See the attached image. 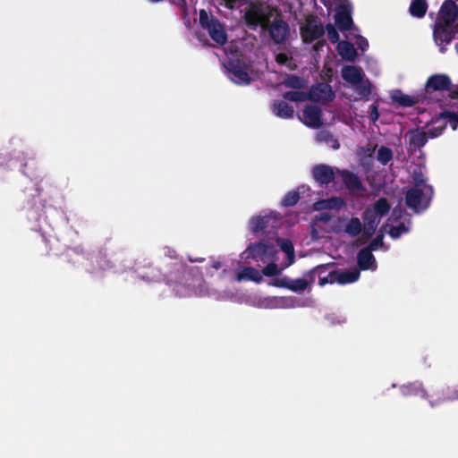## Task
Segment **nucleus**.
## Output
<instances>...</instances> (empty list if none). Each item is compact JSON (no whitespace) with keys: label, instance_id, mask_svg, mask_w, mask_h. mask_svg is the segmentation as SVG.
Listing matches in <instances>:
<instances>
[{"label":"nucleus","instance_id":"obj_1","mask_svg":"<svg viewBox=\"0 0 458 458\" xmlns=\"http://www.w3.org/2000/svg\"><path fill=\"white\" fill-rule=\"evenodd\" d=\"M139 276L148 282L165 283L169 286L193 287L199 281V271L189 267L182 260L162 262L155 267L148 265L142 269L137 267Z\"/></svg>","mask_w":458,"mask_h":458},{"label":"nucleus","instance_id":"obj_2","mask_svg":"<svg viewBox=\"0 0 458 458\" xmlns=\"http://www.w3.org/2000/svg\"><path fill=\"white\" fill-rule=\"evenodd\" d=\"M457 33L458 0H445L435 21L434 39L438 45H447Z\"/></svg>","mask_w":458,"mask_h":458},{"label":"nucleus","instance_id":"obj_3","mask_svg":"<svg viewBox=\"0 0 458 458\" xmlns=\"http://www.w3.org/2000/svg\"><path fill=\"white\" fill-rule=\"evenodd\" d=\"M273 11L274 8L269 5L265 6L264 4L259 1L250 3V5L245 8L243 14L246 26L251 30H256L259 26L262 29H266L273 15Z\"/></svg>","mask_w":458,"mask_h":458},{"label":"nucleus","instance_id":"obj_4","mask_svg":"<svg viewBox=\"0 0 458 458\" xmlns=\"http://www.w3.org/2000/svg\"><path fill=\"white\" fill-rule=\"evenodd\" d=\"M328 264L318 265L312 269L304 273L302 278L291 279L287 276L276 279L273 285L290 290L293 293L304 292L308 286L313 284L316 280V273L320 270H326L328 267Z\"/></svg>","mask_w":458,"mask_h":458},{"label":"nucleus","instance_id":"obj_5","mask_svg":"<svg viewBox=\"0 0 458 458\" xmlns=\"http://www.w3.org/2000/svg\"><path fill=\"white\" fill-rule=\"evenodd\" d=\"M434 190L431 185L424 188H410L405 193L406 206L414 212L425 210L429 207Z\"/></svg>","mask_w":458,"mask_h":458},{"label":"nucleus","instance_id":"obj_6","mask_svg":"<svg viewBox=\"0 0 458 458\" xmlns=\"http://www.w3.org/2000/svg\"><path fill=\"white\" fill-rule=\"evenodd\" d=\"M199 25L206 30L213 41L219 46L227 42V33L222 22L213 15H209L206 10L199 11Z\"/></svg>","mask_w":458,"mask_h":458},{"label":"nucleus","instance_id":"obj_7","mask_svg":"<svg viewBox=\"0 0 458 458\" xmlns=\"http://www.w3.org/2000/svg\"><path fill=\"white\" fill-rule=\"evenodd\" d=\"M245 259H251L256 261H276L277 250L276 247L265 241H259L250 243L246 250L242 253Z\"/></svg>","mask_w":458,"mask_h":458},{"label":"nucleus","instance_id":"obj_8","mask_svg":"<svg viewBox=\"0 0 458 458\" xmlns=\"http://www.w3.org/2000/svg\"><path fill=\"white\" fill-rule=\"evenodd\" d=\"M427 93L447 91L450 98L458 97V84L454 85L451 78L445 73H436L429 76L425 84Z\"/></svg>","mask_w":458,"mask_h":458},{"label":"nucleus","instance_id":"obj_9","mask_svg":"<svg viewBox=\"0 0 458 458\" xmlns=\"http://www.w3.org/2000/svg\"><path fill=\"white\" fill-rule=\"evenodd\" d=\"M325 34V27L317 17L307 19L305 25L301 27V36L304 43L310 44L320 39Z\"/></svg>","mask_w":458,"mask_h":458},{"label":"nucleus","instance_id":"obj_10","mask_svg":"<svg viewBox=\"0 0 458 458\" xmlns=\"http://www.w3.org/2000/svg\"><path fill=\"white\" fill-rule=\"evenodd\" d=\"M265 30H267L271 39L276 44H284L290 33L289 25L283 20L281 14H278L273 21H269L268 26Z\"/></svg>","mask_w":458,"mask_h":458},{"label":"nucleus","instance_id":"obj_11","mask_svg":"<svg viewBox=\"0 0 458 458\" xmlns=\"http://www.w3.org/2000/svg\"><path fill=\"white\" fill-rule=\"evenodd\" d=\"M308 95H310L309 100L315 102L327 103L335 98V93L332 90L331 86L326 82L312 86L308 92Z\"/></svg>","mask_w":458,"mask_h":458},{"label":"nucleus","instance_id":"obj_12","mask_svg":"<svg viewBox=\"0 0 458 458\" xmlns=\"http://www.w3.org/2000/svg\"><path fill=\"white\" fill-rule=\"evenodd\" d=\"M302 122L310 128H319L322 123V110L315 105H307L302 110Z\"/></svg>","mask_w":458,"mask_h":458},{"label":"nucleus","instance_id":"obj_13","mask_svg":"<svg viewBox=\"0 0 458 458\" xmlns=\"http://www.w3.org/2000/svg\"><path fill=\"white\" fill-rule=\"evenodd\" d=\"M362 220L363 238L369 240L374 235L381 219L370 211V208H367L362 213Z\"/></svg>","mask_w":458,"mask_h":458},{"label":"nucleus","instance_id":"obj_14","mask_svg":"<svg viewBox=\"0 0 458 458\" xmlns=\"http://www.w3.org/2000/svg\"><path fill=\"white\" fill-rule=\"evenodd\" d=\"M360 276V269L357 267L349 270H333L331 271L332 281H335L338 284H347L356 282Z\"/></svg>","mask_w":458,"mask_h":458},{"label":"nucleus","instance_id":"obj_15","mask_svg":"<svg viewBox=\"0 0 458 458\" xmlns=\"http://www.w3.org/2000/svg\"><path fill=\"white\" fill-rule=\"evenodd\" d=\"M335 22L341 31L350 30L353 25L351 9L345 5L340 6L335 14Z\"/></svg>","mask_w":458,"mask_h":458},{"label":"nucleus","instance_id":"obj_16","mask_svg":"<svg viewBox=\"0 0 458 458\" xmlns=\"http://www.w3.org/2000/svg\"><path fill=\"white\" fill-rule=\"evenodd\" d=\"M406 137L409 139V150L411 152L424 147L429 138L427 131L419 129L408 131Z\"/></svg>","mask_w":458,"mask_h":458},{"label":"nucleus","instance_id":"obj_17","mask_svg":"<svg viewBox=\"0 0 458 458\" xmlns=\"http://www.w3.org/2000/svg\"><path fill=\"white\" fill-rule=\"evenodd\" d=\"M312 175L319 184H328L335 180V172L327 165H317L312 168Z\"/></svg>","mask_w":458,"mask_h":458},{"label":"nucleus","instance_id":"obj_18","mask_svg":"<svg viewBox=\"0 0 458 458\" xmlns=\"http://www.w3.org/2000/svg\"><path fill=\"white\" fill-rule=\"evenodd\" d=\"M341 174L342 181L350 191H361L364 187L360 177L349 170H337Z\"/></svg>","mask_w":458,"mask_h":458},{"label":"nucleus","instance_id":"obj_19","mask_svg":"<svg viewBox=\"0 0 458 458\" xmlns=\"http://www.w3.org/2000/svg\"><path fill=\"white\" fill-rule=\"evenodd\" d=\"M271 110L276 116L283 119H291L294 114L293 107L284 100H275Z\"/></svg>","mask_w":458,"mask_h":458},{"label":"nucleus","instance_id":"obj_20","mask_svg":"<svg viewBox=\"0 0 458 458\" xmlns=\"http://www.w3.org/2000/svg\"><path fill=\"white\" fill-rule=\"evenodd\" d=\"M437 401L448 402L458 400L457 386H443L435 391Z\"/></svg>","mask_w":458,"mask_h":458},{"label":"nucleus","instance_id":"obj_21","mask_svg":"<svg viewBox=\"0 0 458 458\" xmlns=\"http://www.w3.org/2000/svg\"><path fill=\"white\" fill-rule=\"evenodd\" d=\"M364 74L360 68L353 65H346L342 69V78L348 83L353 85L360 82Z\"/></svg>","mask_w":458,"mask_h":458},{"label":"nucleus","instance_id":"obj_22","mask_svg":"<svg viewBox=\"0 0 458 458\" xmlns=\"http://www.w3.org/2000/svg\"><path fill=\"white\" fill-rule=\"evenodd\" d=\"M336 48L338 54L344 60L348 62L355 61L357 57V51L352 43L343 40L338 42Z\"/></svg>","mask_w":458,"mask_h":458},{"label":"nucleus","instance_id":"obj_23","mask_svg":"<svg viewBox=\"0 0 458 458\" xmlns=\"http://www.w3.org/2000/svg\"><path fill=\"white\" fill-rule=\"evenodd\" d=\"M357 262L360 269H369L376 262L375 257L372 254V250L367 247L361 249L357 254Z\"/></svg>","mask_w":458,"mask_h":458},{"label":"nucleus","instance_id":"obj_24","mask_svg":"<svg viewBox=\"0 0 458 458\" xmlns=\"http://www.w3.org/2000/svg\"><path fill=\"white\" fill-rule=\"evenodd\" d=\"M391 98L403 107H411L419 102L418 98L403 94L400 89L394 90L391 94Z\"/></svg>","mask_w":458,"mask_h":458},{"label":"nucleus","instance_id":"obj_25","mask_svg":"<svg viewBox=\"0 0 458 458\" xmlns=\"http://www.w3.org/2000/svg\"><path fill=\"white\" fill-rule=\"evenodd\" d=\"M230 72L233 75V81L237 84L248 85L252 81L245 68L240 65H233Z\"/></svg>","mask_w":458,"mask_h":458},{"label":"nucleus","instance_id":"obj_26","mask_svg":"<svg viewBox=\"0 0 458 458\" xmlns=\"http://www.w3.org/2000/svg\"><path fill=\"white\" fill-rule=\"evenodd\" d=\"M272 218V216H259L252 217L250 220L251 232L254 233L265 232L266 229L269 226Z\"/></svg>","mask_w":458,"mask_h":458},{"label":"nucleus","instance_id":"obj_27","mask_svg":"<svg viewBox=\"0 0 458 458\" xmlns=\"http://www.w3.org/2000/svg\"><path fill=\"white\" fill-rule=\"evenodd\" d=\"M390 209L391 206L388 200L384 197L379 198L370 208V211L377 216L380 219L386 216Z\"/></svg>","mask_w":458,"mask_h":458},{"label":"nucleus","instance_id":"obj_28","mask_svg":"<svg viewBox=\"0 0 458 458\" xmlns=\"http://www.w3.org/2000/svg\"><path fill=\"white\" fill-rule=\"evenodd\" d=\"M237 280H250L259 283L262 280V276L258 269L252 267H246L242 270V272L237 274Z\"/></svg>","mask_w":458,"mask_h":458},{"label":"nucleus","instance_id":"obj_29","mask_svg":"<svg viewBox=\"0 0 458 458\" xmlns=\"http://www.w3.org/2000/svg\"><path fill=\"white\" fill-rule=\"evenodd\" d=\"M344 233L351 237H357L360 233L363 234V225L358 217L349 219L344 226Z\"/></svg>","mask_w":458,"mask_h":458},{"label":"nucleus","instance_id":"obj_30","mask_svg":"<svg viewBox=\"0 0 458 458\" xmlns=\"http://www.w3.org/2000/svg\"><path fill=\"white\" fill-rule=\"evenodd\" d=\"M428 10V3L426 0H411L409 12L411 16L422 18Z\"/></svg>","mask_w":458,"mask_h":458},{"label":"nucleus","instance_id":"obj_31","mask_svg":"<svg viewBox=\"0 0 458 458\" xmlns=\"http://www.w3.org/2000/svg\"><path fill=\"white\" fill-rule=\"evenodd\" d=\"M403 395H420L421 397H428L426 391L422 388L420 382L409 383L401 387Z\"/></svg>","mask_w":458,"mask_h":458},{"label":"nucleus","instance_id":"obj_32","mask_svg":"<svg viewBox=\"0 0 458 458\" xmlns=\"http://www.w3.org/2000/svg\"><path fill=\"white\" fill-rule=\"evenodd\" d=\"M280 248L287 256V262L284 267H288L295 262V252L293 242L290 240H279Z\"/></svg>","mask_w":458,"mask_h":458},{"label":"nucleus","instance_id":"obj_33","mask_svg":"<svg viewBox=\"0 0 458 458\" xmlns=\"http://www.w3.org/2000/svg\"><path fill=\"white\" fill-rule=\"evenodd\" d=\"M180 261L182 260L179 255L177 254L176 250L171 247H164L162 250V255H160L157 260V264L162 265V262H173V261Z\"/></svg>","mask_w":458,"mask_h":458},{"label":"nucleus","instance_id":"obj_34","mask_svg":"<svg viewBox=\"0 0 458 458\" xmlns=\"http://www.w3.org/2000/svg\"><path fill=\"white\" fill-rule=\"evenodd\" d=\"M352 86L354 87L355 91L360 96L361 99H369V97L371 94V83L369 80L367 79L364 81L362 78L360 82L354 83Z\"/></svg>","mask_w":458,"mask_h":458},{"label":"nucleus","instance_id":"obj_35","mask_svg":"<svg viewBox=\"0 0 458 458\" xmlns=\"http://www.w3.org/2000/svg\"><path fill=\"white\" fill-rule=\"evenodd\" d=\"M284 85L287 88L301 89H303L306 84L303 78L296 74H287L284 81Z\"/></svg>","mask_w":458,"mask_h":458},{"label":"nucleus","instance_id":"obj_36","mask_svg":"<svg viewBox=\"0 0 458 458\" xmlns=\"http://www.w3.org/2000/svg\"><path fill=\"white\" fill-rule=\"evenodd\" d=\"M309 97L310 95H308V92L299 90H290L283 94V98L284 100L292 102H304L309 100Z\"/></svg>","mask_w":458,"mask_h":458},{"label":"nucleus","instance_id":"obj_37","mask_svg":"<svg viewBox=\"0 0 458 458\" xmlns=\"http://www.w3.org/2000/svg\"><path fill=\"white\" fill-rule=\"evenodd\" d=\"M377 159L382 165H387L393 159V151L390 148L382 146L377 150Z\"/></svg>","mask_w":458,"mask_h":458},{"label":"nucleus","instance_id":"obj_38","mask_svg":"<svg viewBox=\"0 0 458 458\" xmlns=\"http://www.w3.org/2000/svg\"><path fill=\"white\" fill-rule=\"evenodd\" d=\"M300 193L296 191L287 192L281 201V205L284 208L294 206L300 200Z\"/></svg>","mask_w":458,"mask_h":458},{"label":"nucleus","instance_id":"obj_39","mask_svg":"<svg viewBox=\"0 0 458 458\" xmlns=\"http://www.w3.org/2000/svg\"><path fill=\"white\" fill-rule=\"evenodd\" d=\"M439 117L447 119L453 130L458 127V112L445 110L439 114Z\"/></svg>","mask_w":458,"mask_h":458},{"label":"nucleus","instance_id":"obj_40","mask_svg":"<svg viewBox=\"0 0 458 458\" xmlns=\"http://www.w3.org/2000/svg\"><path fill=\"white\" fill-rule=\"evenodd\" d=\"M384 228H385V226L380 228V230L377 233L376 237L374 239H372V241L367 246L368 249L374 251V250H377L378 248L383 247V245H384Z\"/></svg>","mask_w":458,"mask_h":458},{"label":"nucleus","instance_id":"obj_41","mask_svg":"<svg viewBox=\"0 0 458 458\" xmlns=\"http://www.w3.org/2000/svg\"><path fill=\"white\" fill-rule=\"evenodd\" d=\"M267 265L262 269V274L265 276L272 277L277 276L281 274L282 269L275 263V261H267Z\"/></svg>","mask_w":458,"mask_h":458},{"label":"nucleus","instance_id":"obj_42","mask_svg":"<svg viewBox=\"0 0 458 458\" xmlns=\"http://www.w3.org/2000/svg\"><path fill=\"white\" fill-rule=\"evenodd\" d=\"M408 228L403 223L399 224L398 225L392 226L388 231V234L392 239L399 238L403 233H407Z\"/></svg>","mask_w":458,"mask_h":458},{"label":"nucleus","instance_id":"obj_43","mask_svg":"<svg viewBox=\"0 0 458 458\" xmlns=\"http://www.w3.org/2000/svg\"><path fill=\"white\" fill-rule=\"evenodd\" d=\"M325 30L327 32V38L332 43L340 42V36L335 26L331 23L327 24Z\"/></svg>","mask_w":458,"mask_h":458},{"label":"nucleus","instance_id":"obj_44","mask_svg":"<svg viewBox=\"0 0 458 458\" xmlns=\"http://www.w3.org/2000/svg\"><path fill=\"white\" fill-rule=\"evenodd\" d=\"M344 201L340 197H332L325 201V208L340 209L344 207Z\"/></svg>","mask_w":458,"mask_h":458},{"label":"nucleus","instance_id":"obj_45","mask_svg":"<svg viewBox=\"0 0 458 458\" xmlns=\"http://www.w3.org/2000/svg\"><path fill=\"white\" fill-rule=\"evenodd\" d=\"M318 140L320 141H332V147L335 149L339 148L340 147L338 140L336 139H333V136L329 132L323 131L318 133Z\"/></svg>","mask_w":458,"mask_h":458},{"label":"nucleus","instance_id":"obj_46","mask_svg":"<svg viewBox=\"0 0 458 458\" xmlns=\"http://www.w3.org/2000/svg\"><path fill=\"white\" fill-rule=\"evenodd\" d=\"M326 271H327V269L326 270L322 269V270H320V272L316 273V276H318V277H319L318 284L320 286H324L327 284H335V281H332L333 276H331V272H329L327 276H321V275L323 273H325Z\"/></svg>","mask_w":458,"mask_h":458},{"label":"nucleus","instance_id":"obj_47","mask_svg":"<svg viewBox=\"0 0 458 458\" xmlns=\"http://www.w3.org/2000/svg\"><path fill=\"white\" fill-rule=\"evenodd\" d=\"M369 118L375 123L379 118L378 106L377 104H372L369 108Z\"/></svg>","mask_w":458,"mask_h":458},{"label":"nucleus","instance_id":"obj_48","mask_svg":"<svg viewBox=\"0 0 458 458\" xmlns=\"http://www.w3.org/2000/svg\"><path fill=\"white\" fill-rule=\"evenodd\" d=\"M413 182H414V186L412 188H424L425 185H428L426 183V181L424 179L422 173H414Z\"/></svg>","mask_w":458,"mask_h":458},{"label":"nucleus","instance_id":"obj_49","mask_svg":"<svg viewBox=\"0 0 458 458\" xmlns=\"http://www.w3.org/2000/svg\"><path fill=\"white\" fill-rule=\"evenodd\" d=\"M445 127V125H443V126H440L437 128L428 130L427 132H428V137L433 139V138H436V137L441 135Z\"/></svg>","mask_w":458,"mask_h":458},{"label":"nucleus","instance_id":"obj_50","mask_svg":"<svg viewBox=\"0 0 458 458\" xmlns=\"http://www.w3.org/2000/svg\"><path fill=\"white\" fill-rule=\"evenodd\" d=\"M276 61L278 64L284 65L289 61V56L285 53H279L276 56Z\"/></svg>","mask_w":458,"mask_h":458},{"label":"nucleus","instance_id":"obj_51","mask_svg":"<svg viewBox=\"0 0 458 458\" xmlns=\"http://www.w3.org/2000/svg\"><path fill=\"white\" fill-rule=\"evenodd\" d=\"M39 244H42L44 246V252H42L41 255H48L50 250L48 247V241L42 235L39 238Z\"/></svg>","mask_w":458,"mask_h":458},{"label":"nucleus","instance_id":"obj_52","mask_svg":"<svg viewBox=\"0 0 458 458\" xmlns=\"http://www.w3.org/2000/svg\"><path fill=\"white\" fill-rule=\"evenodd\" d=\"M358 46L362 51H365L369 47L368 40L360 36L358 38Z\"/></svg>","mask_w":458,"mask_h":458},{"label":"nucleus","instance_id":"obj_53","mask_svg":"<svg viewBox=\"0 0 458 458\" xmlns=\"http://www.w3.org/2000/svg\"><path fill=\"white\" fill-rule=\"evenodd\" d=\"M317 40L318 42L313 46V48L315 51H319L326 45L327 42L322 38Z\"/></svg>","mask_w":458,"mask_h":458},{"label":"nucleus","instance_id":"obj_54","mask_svg":"<svg viewBox=\"0 0 458 458\" xmlns=\"http://www.w3.org/2000/svg\"><path fill=\"white\" fill-rule=\"evenodd\" d=\"M319 220L324 223H327L331 220V216L327 213H322L320 214Z\"/></svg>","mask_w":458,"mask_h":458},{"label":"nucleus","instance_id":"obj_55","mask_svg":"<svg viewBox=\"0 0 458 458\" xmlns=\"http://www.w3.org/2000/svg\"><path fill=\"white\" fill-rule=\"evenodd\" d=\"M212 267L216 269H219L221 267V263L219 261L214 262Z\"/></svg>","mask_w":458,"mask_h":458},{"label":"nucleus","instance_id":"obj_56","mask_svg":"<svg viewBox=\"0 0 458 458\" xmlns=\"http://www.w3.org/2000/svg\"><path fill=\"white\" fill-rule=\"evenodd\" d=\"M148 2H150V3L155 4V3H159V2H161L162 0H148Z\"/></svg>","mask_w":458,"mask_h":458},{"label":"nucleus","instance_id":"obj_57","mask_svg":"<svg viewBox=\"0 0 458 458\" xmlns=\"http://www.w3.org/2000/svg\"><path fill=\"white\" fill-rule=\"evenodd\" d=\"M454 99H458V97H457V98H455Z\"/></svg>","mask_w":458,"mask_h":458}]
</instances>
